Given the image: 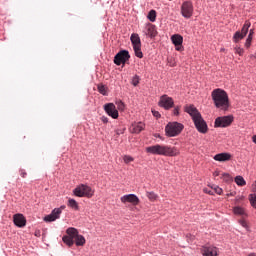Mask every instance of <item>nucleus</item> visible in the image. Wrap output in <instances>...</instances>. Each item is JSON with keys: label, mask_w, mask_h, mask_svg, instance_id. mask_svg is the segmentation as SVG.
I'll return each mask as SVG.
<instances>
[{"label": "nucleus", "mask_w": 256, "mask_h": 256, "mask_svg": "<svg viewBox=\"0 0 256 256\" xmlns=\"http://www.w3.org/2000/svg\"><path fill=\"white\" fill-rule=\"evenodd\" d=\"M181 13L186 19L193 16V4L191 2H184L181 7Z\"/></svg>", "instance_id": "obj_14"}, {"label": "nucleus", "mask_w": 256, "mask_h": 256, "mask_svg": "<svg viewBox=\"0 0 256 256\" xmlns=\"http://www.w3.org/2000/svg\"><path fill=\"white\" fill-rule=\"evenodd\" d=\"M13 221L16 227H25V225H27V220L23 214H15L13 216Z\"/></svg>", "instance_id": "obj_17"}, {"label": "nucleus", "mask_w": 256, "mask_h": 256, "mask_svg": "<svg viewBox=\"0 0 256 256\" xmlns=\"http://www.w3.org/2000/svg\"><path fill=\"white\" fill-rule=\"evenodd\" d=\"M67 236H63L62 241L68 245V247H73L76 244L77 247H83L85 245V237L79 235L77 228L70 227L66 230Z\"/></svg>", "instance_id": "obj_3"}, {"label": "nucleus", "mask_w": 256, "mask_h": 256, "mask_svg": "<svg viewBox=\"0 0 256 256\" xmlns=\"http://www.w3.org/2000/svg\"><path fill=\"white\" fill-rule=\"evenodd\" d=\"M236 53H239L240 55H243V49L237 48L236 49Z\"/></svg>", "instance_id": "obj_43"}, {"label": "nucleus", "mask_w": 256, "mask_h": 256, "mask_svg": "<svg viewBox=\"0 0 256 256\" xmlns=\"http://www.w3.org/2000/svg\"><path fill=\"white\" fill-rule=\"evenodd\" d=\"M115 133L116 135H123V130L116 129Z\"/></svg>", "instance_id": "obj_41"}, {"label": "nucleus", "mask_w": 256, "mask_h": 256, "mask_svg": "<svg viewBox=\"0 0 256 256\" xmlns=\"http://www.w3.org/2000/svg\"><path fill=\"white\" fill-rule=\"evenodd\" d=\"M219 175H221V173L219 172V170H216V171L213 173V176H214V177H219Z\"/></svg>", "instance_id": "obj_42"}, {"label": "nucleus", "mask_w": 256, "mask_h": 256, "mask_svg": "<svg viewBox=\"0 0 256 256\" xmlns=\"http://www.w3.org/2000/svg\"><path fill=\"white\" fill-rule=\"evenodd\" d=\"M249 201H250L252 207L256 208V195L250 194Z\"/></svg>", "instance_id": "obj_31"}, {"label": "nucleus", "mask_w": 256, "mask_h": 256, "mask_svg": "<svg viewBox=\"0 0 256 256\" xmlns=\"http://www.w3.org/2000/svg\"><path fill=\"white\" fill-rule=\"evenodd\" d=\"M148 19L149 21H151L152 23H155L156 19H157V12L155 10H151L148 13Z\"/></svg>", "instance_id": "obj_24"}, {"label": "nucleus", "mask_w": 256, "mask_h": 256, "mask_svg": "<svg viewBox=\"0 0 256 256\" xmlns=\"http://www.w3.org/2000/svg\"><path fill=\"white\" fill-rule=\"evenodd\" d=\"M63 209H65V206H61L60 208H55L54 210H52L51 214L44 217V221L46 223L57 221V219L61 217V213H63Z\"/></svg>", "instance_id": "obj_12"}, {"label": "nucleus", "mask_w": 256, "mask_h": 256, "mask_svg": "<svg viewBox=\"0 0 256 256\" xmlns=\"http://www.w3.org/2000/svg\"><path fill=\"white\" fill-rule=\"evenodd\" d=\"M130 41L133 45L136 57L143 59V52L141 51V38L139 37V34L133 33L130 37Z\"/></svg>", "instance_id": "obj_7"}, {"label": "nucleus", "mask_w": 256, "mask_h": 256, "mask_svg": "<svg viewBox=\"0 0 256 256\" xmlns=\"http://www.w3.org/2000/svg\"><path fill=\"white\" fill-rule=\"evenodd\" d=\"M121 203H131V205H139V197L135 194H127L120 198Z\"/></svg>", "instance_id": "obj_15"}, {"label": "nucleus", "mask_w": 256, "mask_h": 256, "mask_svg": "<svg viewBox=\"0 0 256 256\" xmlns=\"http://www.w3.org/2000/svg\"><path fill=\"white\" fill-rule=\"evenodd\" d=\"M212 101L216 109H220L221 111H228L230 103H229V95L223 89H214L211 93Z\"/></svg>", "instance_id": "obj_1"}, {"label": "nucleus", "mask_w": 256, "mask_h": 256, "mask_svg": "<svg viewBox=\"0 0 256 256\" xmlns=\"http://www.w3.org/2000/svg\"><path fill=\"white\" fill-rule=\"evenodd\" d=\"M20 175L25 179V177H27V172H25V170H20Z\"/></svg>", "instance_id": "obj_39"}, {"label": "nucleus", "mask_w": 256, "mask_h": 256, "mask_svg": "<svg viewBox=\"0 0 256 256\" xmlns=\"http://www.w3.org/2000/svg\"><path fill=\"white\" fill-rule=\"evenodd\" d=\"M158 105L159 107L166 109V111H169V109H172L173 105H175V101H173V98L169 97L168 95H162Z\"/></svg>", "instance_id": "obj_11"}, {"label": "nucleus", "mask_w": 256, "mask_h": 256, "mask_svg": "<svg viewBox=\"0 0 256 256\" xmlns=\"http://www.w3.org/2000/svg\"><path fill=\"white\" fill-rule=\"evenodd\" d=\"M104 111L109 115V117H112V119H117L119 117V111L117 110V107H115V104L113 103H107L104 105Z\"/></svg>", "instance_id": "obj_13"}, {"label": "nucleus", "mask_w": 256, "mask_h": 256, "mask_svg": "<svg viewBox=\"0 0 256 256\" xmlns=\"http://www.w3.org/2000/svg\"><path fill=\"white\" fill-rule=\"evenodd\" d=\"M98 91L99 93H101V95H107V88L105 87V85L99 84Z\"/></svg>", "instance_id": "obj_26"}, {"label": "nucleus", "mask_w": 256, "mask_h": 256, "mask_svg": "<svg viewBox=\"0 0 256 256\" xmlns=\"http://www.w3.org/2000/svg\"><path fill=\"white\" fill-rule=\"evenodd\" d=\"M253 189H254V191H256V181L253 184Z\"/></svg>", "instance_id": "obj_47"}, {"label": "nucleus", "mask_w": 256, "mask_h": 256, "mask_svg": "<svg viewBox=\"0 0 256 256\" xmlns=\"http://www.w3.org/2000/svg\"><path fill=\"white\" fill-rule=\"evenodd\" d=\"M231 154L224 152V153H219L216 154L213 159L214 161H220V162H225V161H231Z\"/></svg>", "instance_id": "obj_18"}, {"label": "nucleus", "mask_w": 256, "mask_h": 256, "mask_svg": "<svg viewBox=\"0 0 256 256\" xmlns=\"http://www.w3.org/2000/svg\"><path fill=\"white\" fill-rule=\"evenodd\" d=\"M248 37H250V39H253V35L249 34Z\"/></svg>", "instance_id": "obj_48"}, {"label": "nucleus", "mask_w": 256, "mask_h": 256, "mask_svg": "<svg viewBox=\"0 0 256 256\" xmlns=\"http://www.w3.org/2000/svg\"><path fill=\"white\" fill-rule=\"evenodd\" d=\"M204 256H217V247L209 246L203 248Z\"/></svg>", "instance_id": "obj_20"}, {"label": "nucleus", "mask_w": 256, "mask_h": 256, "mask_svg": "<svg viewBox=\"0 0 256 256\" xmlns=\"http://www.w3.org/2000/svg\"><path fill=\"white\" fill-rule=\"evenodd\" d=\"M184 126L179 122H170L165 127V133L167 137H177V135H181V131H183Z\"/></svg>", "instance_id": "obj_5"}, {"label": "nucleus", "mask_w": 256, "mask_h": 256, "mask_svg": "<svg viewBox=\"0 0 256 256\" xmlns=\"http://www.w3.org/2000/svg\"><path fill=\"white\" fill-rule=\"evenodd\" d=\"M249 35H255V31H254L253 29H251V30L249 31Z\"/></svg>", "instance_id": "obj_45"}, {"label": "nucleus", "mask_w": 256, "mask_h": 256, "mask_svg": "<svg viewBox=\"0 0 256 256\" xmlns=\"http://www.w3.org/2000/svg\"><path fill=\"white\" fill-rule=\"evenodd\" d=\"M171 41H172L173 45H175V47H177V45H183V36H181L179 34H174L171 37Z\"/></svg>", "instance_id": "obj_21"}, {"label": "nucleus", "mask_w": 256, "mask_h": 256, "mask_svg": "<svg viewBox=\"0 0 256 256\" xmlns=\"http://www.w3.org/2000/svg\"><path fill=\"white\" fill-rule=\"evenodd\" d=\"M145 129V124L143 122L133 123L130 127L131 133H141Z\"/></svg>", "instance_id": "obj_19"}, {"label": "nucleus", "mask_w": 256, "mask_h": 256, "mask_svg": "<svg viewBox=\"0 0 256 256\" xmlns=\"http://www.w3.org/2000/svg\"><path fill=\"white\" fill-rule=\"evenodd\" d=\"M233 213L234 215H240L241 217H245V215H247L245 209L239 206L233 208Z\"/></svg>", "instance_id": "obj_22"}, {"label": "nucleus", "mask_w": 256, "mask_h": 256, "mask_svg": "<svg viewBox=\"0 0 256 256\" xmlns=\"http://www.w3.org/2000/svg\"><path fill=\"white\" fill-rule=\"evenodd\" d=\"M118 111H125V103L123 101L119 100L116 102Z\"/></svg>", "instance_id": "obj_28"}, {"label": "nucleus", "mask_w": 256, "mask_h": 256, "mask_svg": "<svg viewBox=\"0 0 256 256\" xmlns=\"http://www.w3.org/2000/svg\"><path fill=\"white\" fill-rule=\"evenodd\" d=\"M222 179H224V181H231V175H229L228 173H223Z\"/></svg>", "instance_id": "obj_34"}, {"label": "nucleus", "mask_w": 256, "mask_h": 256, "mask_svg": "<svg viewBox=\"0 0 256 256\" xmlns=\"http://www.w3.org/2000/svg\"><path fill=\"white\" fill-rule=\"evenodd\" d=\"M180 111H181V106H175L172 111V115H174L175 117H179Z\"/></svg>", "instance_id": "obj_29"}, {"label": "nucleus", "mask_w": 256, "mask_h": 256, "mask_svg": "<svg viewBox=\"0 0 256 256\" xmlns=\"http://www.w3.org/2000/svg\"><path fill=\"white\" fill-rule=\"evenodd\" d=\"M184 111L186 113H189V115L192 117L193 122L195 124V127L199 133H207L208 127H207V122L203 119L201 116V113H199V110L195 108L193 105L185 106Z\"/></svg>", "instance_id": "obj_2"}, {"label": "nucleus", "mask_w": 256, "mask_h": 256, "mask_svg": "<svg viewBox=\"0 0 256 256\" xmlns=\"http://www.w3.org/2000/svg\"><path fill=\"white\" fill-rule=\"evenodd\" d=\"M235 183L238 184L240 187H243L247 184V182H245V179L242 176H236Z\"/></svg>", "instance_id": "obj_25"}, {"label": "nucleus", "mask_w": 256, "mask_h": 256, "mask_svg": "<svg viewBox=\"0 0 256 256\" xmlns=\"http://www.w3.org/2000/svg\"><path fill=\"white\" fill-rule=\"evenodd\" d=\"M123 161L124 163L129 164V163H133V161H135V158L131 157L130 155H125L123 157Z\"/></svg>", "instance_id": "obj_27"}, {"label": "nucleus", "mask_w": 256, "mask_h": 256, "mask_svg": "<svg viewBox=\"0 0 256 256\" xmlns=\"http://www.w3.org/2000/svg\"><path fill=\"white\" fill-rule=\"evenodd\" d=\"M146 153H150L151 155H162L164 157H177V155H179V150L175 147L156 144L146 147Z\"/></svg>", "instance_id": "obj_4"}, {"label": "nucleus", "mask_w": 256, "mask_h": 256, "mask_svg": "<svg viewBox=\"0 0 256 256\" xmlns=\"http://www.w3.org/2000/svg\"><path fill=\"white\" fill-rule=\"evenodd\" d=\"M130 58L131 56L129 55V51L121 50L119 53L115 55L114 63L115 65H125V63H127V61H129Z\"/></svg>", "instance_id": "obj_10"}, {"label": "nucleus", "mask_w": 256, "mask_h": 256, "mask_svg": "<svg viewBox=\"0 0 256 256\" xmlns=\"http://www.w3.org/2000/svg\"><path fill=\"white\" fill-rule=\"evenodd\" d=\"M147 197L150 201H156L157 200V194L154 192H147Z\"/></svg>", "instance_id": "obj_30"}, {"label": "nucleus", "mask_w": 256, "mask_h": 256, "mask_svg": "<svg viewBox=\"0 0 256 256\" xmlns=\"http://www.w3.org/2000/svg\"><path fill=\"white\" fill-rule=\"evenodd\" d=\"M252 41H253V38L248 37V38L246 39L245 47H247V48L251 47V42H252Z\"/></svg>", "instance_id": "obj_35"}, {"label": "nucleus", "mask_w": 256, "mask_h": 256, "mask_svg": "<svg viewBox=\"0 0 256 256\" xmlns=\"http://www.w3.org/2000/svg\"><path fill=\"white\" fill-rule=\"evenodd\" d=\"M68 207H71V209H74L75 211L79 210V204L77 203V201L73 198H70L68 200Z\"/></svg>", "instance_id": "obj_23"}, {"label": "nucleus", "mask_w": 256, "mask_h": 256, "mask_svg": "<svg viewBox=\"0 0 256 256\" xmlns=\"http://www.w3.org/2000/svg\"><path fill=\"white\" fill-rule=\"evenodd\" d=\"M214 192L217 193V195H221L223 193V189L219 186H214Z\"/></svg>", "instance_id": "obj_33"}, {"label": "nucleus", "mask_w": 256, "mask_h": 256, "mask_svg": "<svg viewBox=\"0 0 256 256\" xmlns=\"http://www.w3.org/2000/svg\"><path fill=\"white\" fill-rule=\"evenodd\" d=\"M252 141H253V143H255V145H256V135H254V136L252 137Z\"/></svg>", "instance_id": "obj_46"}, {"label": "nucleus", "mask_w": 256, "mask_h": 256, "mask_svg": "<svg viewBox=\"0 0 256 256\" xmlns=\"http://www.w3.org/2000/svg\"><path fill=\"white\" fill-rule=\"evenodd\" d=\"M152 115H154L156 117V119L161 118V114L159 113V111L152 110Z\"/></svg>", "instance_id": "obj_36"}, {"label": "nucleus", "mask_w": 256, "mask_h": 256, "mask_svg": "<svg viewBox=\"0 0 256 256\" xmlns=\"http://www.w3.org/2000/svg\"><path fill=\"white\" fill-rule=\"evenodd\" d=\"M242 199H243V196L236 198L235 199V204L237 205V203H239V201H242Z\"/></svg>", "instance_id": "obj_44"}, {"label": "nucleus", "mask_w": 256, "mask_h": 256, "mask_svg": "<svg viewBox=\"0 0 256 256\" xmlns=\"http://www.w3.org/2000/svg\"><path fill=\"white\" fill-rule=\"evenodd\" d=\"M176 51H183V45H177L176 46Z\"/></svg>", "instance_id": "obj_40"}, {"label": "nucleus", "mask_w": 256, "mask_h": 256, "mask_svg": "<svg viewBox=\"0 0 256 256\" xmlns=\"http://www.w3.org/2000/svg\"><path fill=\"white\" fill-rule=\"evenodd\" d=\"M145 35L153 39L157 37V27L153 24H147L144 30Z\"/></svg>", "instance_id": "obj_16"}, {"label": "nucleus", "mask_w": 256, "mask_h": 256, "mask_svg": "<svg viewBox=\"0 0 256 256\" xmlns=\"http://www.w3.org/2000/svg\"><path fill=\"white\" fill-rule=\"evenodd\" d=\"M73 193L76 197H87L88 199H91L95 194V191H93L90 186L81 184L73 190Z\"/></svg>", "instance_id": "obj_6"}, {"label": "nucleus", "mask_w": 256, "mask_h": 256, "mask_svg": "<svg viewBox=\"0 0 256 256\" xmlns=\"http://www.w3.org/2000/svg\"><path fill=\"white\" fill-rule=\"evenodd\" d=\"M100 119L102 123H109V118H107L106 116H102Z\"/></svg>", "instance_id": "obj_38"}, {"label": "nucleus", "mask_w": 256, "mask_h": 256, "mask_svg": "<svg viewBox=\"0 0 256 256\" xmlns=\"http://www.w3.org/2000/svg\"><path fill=\"white\" fill-rule=\"evenodd\" d=\"M249 27H251V22L246 21L241 29V32L237 31L234 34V36H233L234 43H239V41H241V39H243L247 36V33H249Z\"/></svg>", "instance_id": "obj_9"}, {"label": "nucleus", "mask_w": 256, "mask_h": 256, "mask_svg": "<svg viewBox=\"0 0 256 256\" xmlns=\"http://www.w3.org/2000/svg\"><path fill=\"white\" fill-rule=\"evenodd\" d=\"M233 119L232 115L217 117L214 122V127H229L231 123H233Z\"/></svg>", "instance_id": "obj_8"}, {"label": "nucleus", "mask_w": 256, "mask_h": 256, "mask_svg": "<svg viewBox=\"0 0 256 256\" xmlns=\"http://www.w3.org/2000/svg\"><path fill=\"white\" fill-rule=\"evenodd\" d=\"M240 225L243 226L245 229H247V222L243 219L239 221Z\"/></svg>", "instance_id": "obj_37"}, {"label": "nucleus", "mask_w": 256, "mask_h": 256, "mask_svg": "<svg viewBox=\"0 0 256 256\" xmlns=\"http://www.w3.org/2000/svg\"><path fill=\"white\" fill-rule=\"evenodd\" d=\"M132 85H134V87H137L139 85V76H135L132 79Z\"/></svg>", "instance_id": "obj_32"}]
</instances>
